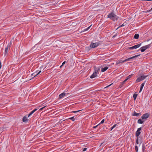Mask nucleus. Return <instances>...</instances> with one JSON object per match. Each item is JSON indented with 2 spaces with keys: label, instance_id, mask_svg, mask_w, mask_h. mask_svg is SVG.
<instances>
[{
  "label": "nucleus",
  "instance_id": "nucleus-42",
  "mask_svg": "<svg viewBox=\"0 0 152 152\" xmlns=\"http://www.w3.org/2000/svg\"><path fill=\"white\" fill-rule=\"evenodd\" d=\"M63 66V65L62 64V65H61L60 66V68H61V67H62V66Z\"/></svg>",
  "mask_w": 152,
  "mask_h": 152
},
{
  "label": "nucleus",
  "instance_id": "nucleus-21",
  "mask_svg": "<svg viewBox=\"0 0 152 152\" xmlns=\"http://www.w3.org/2000/svg\"><path fill=\"white\" fill-rule=\"evenodd\" d=\"M137 96V94H133V98H134V101L135 100Z\"/></svg>",
  "mask_w": 152,
  "mask_h": 152
},
{
  "label": "nucleus",
  "instance_id": "nucleus-10",
  "mask_svg": "<svg viewBox=\"0 0 152 152\" xmlns=\"http://www.w3.org/2000/svg\"><path fill=\"white\" fill-rule=\"evenodd\" d=\"M94 72L95 73H96L97 74L98 72L99 71L100 69L98 67L94 66Z\"/></svg>",
  "mask_w": 152,
  "mask_h": 152
},
{
  "label": "nucleus",
  "instance_id": "nucleus-37",
  "mask_svg": "<svg viewBox=\"0 0 152 152\" xmlns=\"http://www.w3.org/2000/svg\"><path fill=\"white\" fill-rule=\"evenodd\" d=\"M113 84V83H112V84H110V85H108V86H106V87H105V88H107V87H109L111 85Z\"/></svg>",
  "mask_w": 152,
  "mask_h": 152
},
{
  "label": "nucleus",
  "instance_id": "nucleus-34",
  "mask_svg": "<svg viewBox=\"0 0 152 152\" xmlns=\"http://www.w3.org/2000/svg\"><path fill=\"white\" fill-rule=\"evenodd\" d=\"M91 25L88 27L86 29H85V31H87L88 30V29L90 28V27L91 26Z\"/></svg>",
  "mask_w": 152,
  "mask_h": 152
},
{
  "label": "nucleus",
  "instance_id": "nucleus-22",
  "mask_svg": "<svg viewBox=\"0 0 152 152\" xmlns=\"http://www.w3.org/2000/svg\"><path fill=\"white\" fill-rule=\"evenodd\" d=\"M41 71H39L37 74H36V75H34V74L35 73H33V74H32L31 75L32 76H34V77H35L36 76H37V75H39L41 72Z\"/></svg>",
  "mask_w": 152,
  "mask_h": 152
},
{
  "label": "nucleus",
  "instance_id": "nucleus-36",
  "mask_svg": "<svg viewBox=\"0 0 152 152\" xmlns=\"http://www.w3.org/2000/svg\"><path fill=\"white\" fill-rule=\"evenodd\" d=\"M32 114H31V113H30L28 115V117H29V116H30L31 115H32Z\"/></svg>",
  "mask_w": 152,
  "mask_h": 152
},
{
  "label": "nucleus",
  "instance_id": "nucleus-8",
  "mask_svg": "<svg viewBox=\"0 0 152 152\" xmlns=\"http://www.w3.org/2000/svg\"><path fill=\"white\" fill-rule=\"evenodd\" d=\"M149 114L148 113H146L144 114H143L141 117V118L143 120V119H147L148 118L149 116Z\"/></svg>",
  "mask_w": 152,
  "mask_h": 152
},
{
  "label": "nucleus",
  "instance_id": "nucleus-11",
  "mask_svg": "<svg viewBox=\"0 0 152 152\" xmlns=\"http://www.w3.org/2000/svg\"><path fill=\"white\" fill-rule=\"evenodd\" d=\"M28 119L27 117L26 116H24L23 118L22 121L26 123L28 121Z\"/></svg>",
  "mask_w": 152,
  "mask_h": 152
},
{
  "label": "nucleus",
  "instance_id": "nucleus-41",
  "mask_svg": "<svg viewBox=\"0 0 152 152\" xmlns=\"http://www.w3.org/2000/svg\"><path fill=\"white\" fill-rule=\"evenodd\" d=\"M117 35V34H116L115 35H114V36H113V37H115Z\"/></svg>",
  "mask_w": 152,
  "mask_h": 152
},
{
  "label": "nucleus",
  "instance_id": "nucleus-39",
  "mask_svg": "<svg viewBox=\"0 0 152 152\" xmlns=\"http://www.w3.org/2000/svg\"><path fill=\"white\" fill-rule=\"evenodd\" d=\"M46 106H45V107H42L40 109V110H43V109Z\"/></svg>",
  "mask_w": 152,
  "mask_h": 152
},
{
  "label": "nucleus",
  "instance_id": "nucleus-25",
  "mask_svg": "<svg viewBox=\"0 0 152 152\" xmlns=\"http://www.w3.org/2000/svg\"><path fill=\"white\" fill-rule=\"evenodd\" d=\"M132 76V75H131L128 76L125 79V80L127 81L128 80L129 78H131Z\"/></svg>",
  "mask_w": 152,
  "mask_h": 152
},
{
  "label": "nucleus",
  "instance_id": "nucleus-1",
  "mask_svg": "<svg viewBox=\"0 0 152 152\" xmlns=\"http://www.w3.org/2000/svg\"><path fill=\"white\" fill-rule=\"evenodd\" d=\"M107 18H110L113 21H115L118 19V17L115 15L113 12H111L107 15Z\"/></svg>",
  "mask_w": 152,
  "mask_h": 152
},
{
  "label": "nucleus",
  "instance_id": "nucleus-5",
  "mask_svg": "<svg viewBox=\"0 0 152 152\" xmlns=\"http://www.w3.org/2000/svg\"><path fill=\"white\" fill-rule=\"evenodd\" d=\"M141 45V43H140L137 45H135L132 47H129L128 48V50H133L137 49Z\"/></svg>",
  "mask_w": 152,
  "mask_h": 152
},
{
  "label": "nucleus",
  "instance_id": "nucleus-18",
  "mask_svg": "<svg viewBox=\"0 0 152 152\" xmlns=\"http://www.w3.org/2000/svg\"><path fill=\"white\" fill-rule=\"evenodd\" d=\"M124 62V61H122V60L118 61H117L116 62V64L118 65L120 63H123Z\"/></svg>",
  "mask_w": 152,
  "mask_h": 152
},
{
  "label": "nucleus",
  "instance_id": "nucleus-12",
  "mask_svg": "<svg viewBox=\"0 0 152 152\" xmlns=\"http://www.w3.org/2000/svg\"><path fill=\"white\" fill-rule=\"evenodd\" d=\"M97 74L96 73H95L94 72L93 74L91 76L90 78L92 79L94 78L97 76Z\"/></svg>",
  "mask_w": 152,
  "mask_h": 152
},
{
  "label": "nucleus",
  "instance_id": "nucleus-15",
  "mask_svg": "<svg viewBox=\"0 0 152 152\" xmlns=\"http://www.w3.org/2000/svg\"><path fill=\"white\" fill-rule=\"evenodd\" d=\"M145 120H142L141 119H139L137 121V123L140 124H142L144 121Z\"/></svg>",
  "mask_w": 152,
  "mask_h": 152
},
{
  "label": "nucleus",
  "instance_id": "nucleus-17",
  "mask_svg": "<svg viewBox=\"0 0 152 152\" xmlns=\"http://www.w3.org/2000/svg\"><path fill=\"white\" fill-rule=\"evenodd\" d=\"M66 94L64 93H63L59 95V98L60 99L62 98H63L65 95Z\"/></svg>",
  "mask_w": 152,
  "mask_h": 152
},
{
  "label": "nucleus",
  "instance_id": "nucleus-23",
  "mask_svg": "<svg viewBox=\"0 0 152 152\" xmlns=\"http://www.w3.org/2000/svg\"><path fill=\"white\" fill-rule=\"evenodd\" d=\"M126 23H123V24H122V25H121V26H120L119 27H118L117 29H118V28H120V27H122L123 26H125L126 25Z\"/></svg>",
  "mask_w": 152,
  "mask_h": 152
},
{
  "label": "nucleus",
  "instance_id": "nucleus-26",
  "mask_svg": "<svg viewBox=\"0 0 152 152\" xmlns=\"http://www.w3.org/2000/svg\"><path fill=\"white\" fill-rule=\"evenodd\" d=\"M75 116L72 117L71 118H70L69 119L72 120V121H75Z\"/></svg>",
  "mask_w": 152,
  "mask_h": 152
},
{
  "label": "nucleus",
  "instance_id": "nucleus-24",
  "mask_svg": "<svg viewBox=\"0 0 152 152\" xmlns=\"http://www.w3.org/2000/svg\"><path fill=\"white\" fill-rule=\"evenodd\" d=\"M145 151V146L143 144L142 145V152H144V151Z\"/></svg>",
  "mask_w": 152,
  "mask_h": 152
},
{
  "label": "nucleus",
  "instance_id": "nucleus-43",
  "mask_svg": "<svg viewBox=\"0 0 152 152\" xmlns=\"http://www.w3.org/2000/svg\"><path fill=\"white\" fill-rule=\"evenodd\" d=\"M86 48H89V47H87ZM89 50L90 49H88Z\"/></svg>",
  "mask_w": 152,
  "mask_h": 152
},
{
  "label": "nucleus",
  "instance_id": "nucleus-30",
  "mask_svg": "<svg viewBox=\"0 0 152 152\" xmlns=\"http://www.w3.org/2000/svg\"><path fill=\"white\" fill-rule=\"evenodd\" d=\"M62 119L60 121L58 122V124H61L62 121H64L65 120H63L62 121Z\"/></svg>",
  "mask_w": 152,
  "mask_h": 152
},
{
  "label": "nucleus",
  "instance_id": "nucleus-9",
  "mask_svg": "<svg viewBox=\"0 0 152 152\" xmlns=\"http://www.w3.org/2000/svg\"><path fill=\"white\" fill-rule=\"evenodd\" d=\"M10 44H9L8 45H7V47L6 48L5 50V52H4V54L6 55L7 53L8 52V48H9V49L10 48V44H11V42H10Z\"/></svg>",
  "mask_w": 152,
  "mask_h": 152
},
{
  "label": "nucleus",
  "instance_id": "nucleus-7",
  "mask_svg": "<svg viewBox=\"0 0 152 152\" xmlns=\"http://www.w3.org/2000/svg\"><path fill=\"white\" fill-rule=\"evenodd\" d=\"M140 55V54L138 55H135V56H132V57H130L129 58H127V59L124 60V62H125L127 61H130L131 59H134V58H136L137 57L139 56Z\"/></svg>",
  "mask_w": 152,
  "mask_h": 152
},
{
  "label": "nucleus",
  "instance_id": "nucleus-27",
  "mask_svg": "<svg viewBox=\"0 0 152 152\" xmlns=\"http://www.w3.org/2000/svg\"><path fill=\"white\" fill-rule=\"evenodd\" d=\"M136 138V144H139V138L138 137H137V138Z\"/></svg>",
  "mask_w": 152,
  "mask_h": 152
},
{
  "label": "nucleus",
  "instance_id": "nucleus-40",
  "mask_svg": "<svg viewBox=\"0 0 152 152\" xmlns=\"http://www.w3.org/2000/svg\"><path fill=\"white\" fill-rule=\"evenodd\" d=\"M66 62L65 61H64L63 62V63H62V65H63L64 64H65V63Z\"/></svg>",
  "mask_w": 152,
  "mask_h": 152
},
{
  "label": "nucleus",
  "instance_id": "nucleus-14",
  "mask_svg": "<svg viewBox=\"0 0 152 152\" xmlns=\"http://www.w3.org/2000/svg\"><path fill=\"white\" fill-rule=\"evenodd\" d=\"M145 83V82H144L141 84V85L140 88V91L139 92V93L140 92L142 91V89L143 88V86H144Z\"/></svg>",
  "mask_w": 152,
  "mask_h": 152
},
{
  "label": "nucleus",
  "instance_id": "nucleus-2",
  "mask_svg": "<svg viewBox=\"0 0 152 152\" xmlns=\"http://www.w3.org/2000/svg\"><path fill=\"white\" fill-rule=\"evenodd\" d=\"M148 75H142L137 78L136 80V82H139L142 80H143Z\"/></svg>",
  "mask_w": 152,
  "mask_h": 152
},
{
  "label": "nucleus",
  "instance_id": "nucleus-6",
  "mask_svg": "<svg viewBox=\"0 0 152 152\" xmlns=\"http://www.w3.org/2000/svg\"><path fill=\"white\" fill-rule=\"evenodd\" d=\"M142 128L141 127H140L138 129L137 131L135 133V136L136 138L138 137L139 138V136L140 135L141 132L140 131L141 130Z\"/></svg>",
  "mask_w": 152,
  "mask_h": 152
},
{
  "label": "nucleus",
  "instance_id": "nucleus-38",
  "mask_svg": "<svg viewBox=\"0 0 152 152\" xmlns=\"http://www.w3.org/2000/svg\"><path fill=\"white\" fill-rule=\"evenodd\" d=\"M99 125V124H98V125H96V126H94V127H93V128H96L97 126H98V125Z\"/></svg>",
  "mask_w": 152,
  "mask_h": 152
},
{
  "label": "nucleus",
  "instance_id": "nucleus-29",
  "mask_svg": "<svg viewBox=\"0 0 152 152\" xmlns=\"http://www.w3.org/2000/svg\"><path fill=\"white\" fill-rule=\"evenodd\" d=\"M135 148L136 151L137 152L138 151V147H137V145H135Z\"/></svg>",
  "mask_w": 152,
  "mask_h": 152
},
{
  "label": "nucleus",
  "instance_id": "nucleus-19",
  "mask_svg": "<svg viewBox=\"0 0 152 152\" xmlns=\"http://www.w3.org/2000/svg\"><path fill=\"white\" fill-rule=\"evenodd\" d=\"M139 34H135L134 36V39H137L139 38Z\"/></svg>",
  "mask_w": 152,
  "mask_h": 152
},
{
  "label": "nucleus",
  "instance_id": "nucleus-33",
  "mask_svg": "<svg viewBox=\"0 0 152 152\" xmlns=\"http://www.w3.org/2000/svg\"><path fill=\"white\" fill-rule=\"evenodd\" d=\"M104 119H103L102 121H101V122L100 123H99V125L100 124H103L104 123Z\"/></svg>",
  "mask_w": 152,
  "mask_h": 152
},
{
  "label": "nucleus",
  "instance_id": "nucleus-16",
  "mask_svg": "<svg viewBox=\"0 0 152 152\" xmlns=\"http://www.w3.org/2000/svg\"><path fill=\"white\" fill-rule=\"evenodd\" d=\"M140 114V113H137L135 111H134L133 114H132V116H139Z\"/></svg>",
  "mask_w": 152,
  "mask_h": 152
},
{
  "label": "nucleus",
  "instance_id": "nucleus-20",
  "mask_svg": "<svg viewBox=\"0 0 152 152\" xmlns=\"http://www.w3.org/2000/svg\"><path fill=\"white\" fill-rule=\"evenodd\" d=\"M126 81L125 80L123 82H121V84L120 85L119 87L121 88L123 85V84L125 83Z\"/></svg>",
  "mask_w": 152,
  "mask_h": 152
},
{
  "label": "nucleus",
  "instance_id": "nucleus-3",
  "mask_svg": "<svg viewBox=\"0 0 152 152\" xmlns=\"http://www.w3.org/2000/svg\"><path fill=\"white\" fill-rule=\"evenodd\" d=\"M100 45L98 42L94 43L92 42L90 44V47L91 48H94L97 47Z\"/></svg>",
  "mask_w": 152,
  "mask_h": 152
},
{
  "label": "nucleus",
  "instance_id": "nucleus-31",
  "mask_svg": "<svg viewBox=\"0 0 152 152\" xmlns=\"http://www.w3.org/2000/svg\"><path fill=\"white\" fill-rule=\"evenodd\" d=\"M117 124H115L111 128V130H112L114 128H115Z\"/></svg>",
  "mask_w": 152,
  "mask_h": 152
},
{
  "label": "nucleus",
  "instance_id": "nucleus-13",
  "mask_svg": "<svg viewBox=\"0 0 152 152\" xmlns=\"http://www.w3.org/2000/svg\"><path fill=\"white\" fill-rule=\"evenodd\" d=\"M108 67L107 66H105L104 68H102L101 69V71L102 72H105L107 69H108Z\"/></svg>",
  "mask_w": 152,
  "mask_h": 152
},
{
  "label": "nucleus",
  "instance_id": "nucleus-35",
  "mask_svg": "<svg viewBox=\"0 0 152 152\" xmlns=\"http://www.w3.org/2000/svg\"><path fill=\"white\" fill-rule=\"evenodd\" d=\"M87 148H84L83 151H86V150H87Z\"/></svg>",
  "mask_w": 152,
  "mask_h": 152
},
{
  "label": "nucleus",
  "instance_id": "nucleus-32",
  "mask_svg": "<svg viewBox=\"0 0 152 152\" xmlns=\"http://www.w3.org/2000/svg\"><path fill=\"white\" fill-rule=\"evenodd\" d=\"M81 110H77V111H72L71 112L72 113H76L77 112H79Z\"/></svg>",
  "mask_w": 152,
  "mask_h": 152
},
{
  "label": "nucleus",
  "instance_id": "nucleus-28",
  "mask_svg": "<svg viewBox=\"0 0 152 152\" xmlns=\"http://www.w3.org/2000/svg\"><path fill=\"white\" fill-rule=\"evenodd\" d=\"M37 110L36 109H35L34 110L31 111L30 113H31V114H33Z\"/></svg>",
  "mask_w": 152,
  "mask_h": 152
},
{
  "label": "nucleus",
  "instance_id": "nucleus-4",
  "mask_svg": "<svg viewBox=\"0 0 152 152\" xmlns=\"http://www.w3.org/2000/svg\"><path fill=\"white\" fill-rule=\"evenodd\" d=\"M151 47V44H149L141 48L140 50L142 52H144L146 49L149 48Z\"/></svg>",
  "mask_w": 152,
  "mask_h": 152
}]
</instances>
